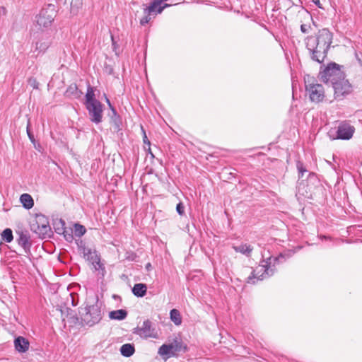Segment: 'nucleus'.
I'll use <instances>...</instances> for the list:
<instances>
[{
	"mask_svg": "<svg viewBox=\"0 0 362 362\" xmlns=\"http://www.w3.org/2000/svg\"><path fill=\"white\" fill-rule=\"evenodd\" d=\"M333 35L327 29L323 28L320 30L315 36H308L305 38V42H311L314 40L315 46H319L320 48L327 49L329 50L330 45L332 42Z\"/></svg>",
	"mask_w": 362,
	"mask_h": 362,
	"instance_id": "obj_5",
	"label": "nucleus"
},
{
	"mask_svg": "<svg viewBox=\"0 0 362 362\" xmlns=\"http://www.w3.org/2000/svg\"><path fill=\"white\" fill-rule=\"evenodd\" d=\"M109 317L111 319V320H113V311H110L109 312Z\"/></svg>",
	"mask_w": 362,
	"mask_h": 362,
	"instance_id": "obj_42",
	"label": "nucleus"
},
{
	"mask_svg": "<svg viewBox=\"0 0 362 362\" xmlns=\"http://www.w3.org/2000/svg\"><path fill=\"white\" fill-rule=\"evenodd\" d=\"M59 223L62 224V234L64 235L65 240L69 243H71L74 240V236L72 233H69V231H67L66 229L64 228V221L60 219Z\"/></svg>",
	"mask_w": 362,
	"mask_h": 362,
	"instance_id": "obj_25",
	"label": "nucleus"
},
{
	"mask_svg": "<svg viewBox=\"0 0 362 362\" xmlns=\"http://www.w3.org/2000/svg\"><path fill=\"white\" fill-rule=\"evenodd\" d=\"M29 83L33 88L37 89L38 88V83L35 78H30Z\"/></svg>",
	"mask_w": 362,
	"mask_h": 362,
	"instance_id": "obj_35",
	"label": "nucleus"
},
{
	"mask_svg": "<svg viewBox=\"0 0 362 362\" xmlns=\"http://www.w3.org/2000/svg\"><path fill=\"white\" fill-rule=\"evenodd\" d=\"M81 320L86 325L92 326L101 318L100 310L97 305L86 306L79 310Z\"/></svg>",
	"mask_w": 362,
	"mask_h": 362,
	"instance_id": "obj_6",
	"label": "nucleus"
},
{
	"mask_svg": "<svg viewBox=\"0 0 362 362\" xmlns=\"http://www.w3.org/2000/svg\"><path fill=\"white\" fill-rule=\"evenodd\" d=\"M114 298H115V299H116V298H119V296H116V295H115V296H114Z\"/></svg>",
	"mask_w": 362,
	"mask_h": 362,
	"instance_id": "obj_48",
	"label": "nucleus"
},
{
	"mask_svg": "<svg viewBox=\"0 0 362 362\" xmlns=\"http://www.w3.org/2000/svg\"><path fill=\"white\" fill-rule=\"evenodd\" d=\"M148 152L151 155L152 157H154L153 154L152 153L151 151V148H148Z\"/></svg>",
	"mask_w": 362,
	"mask_h": 362,
	"instance_id": "obj_44",
	"label": "nucleus"
},
{
	"mask_svg": "<svg viewBox=\"0 0 362 362\" xmlns=\"http://www.w3.org/2000/svg\"><path fill=\"white\" fill-rule=\"evenodd\" d=\"M158 354L164 357L165 359H168L171 356H173L172 353V346L170 344H163L158 349Z\"/></svg>",
	"mask_w": 362,
	"mask_h": 362,
	"instance_id": "obj_20",
	"label": "nucleus"
},
{
	"mask_svg": "<svg viewBox=\"0 0 362 362\" xmlns=\"http://www.w3.org/2000/svg\"><path fill=\"white\" fill-rule=\"evenodd\" d=\"M284 258L283 254H280L278 257L267 258L264 264L259 265L256 269L251 272V274L247 277V283L255 284L253 279H257L258 280H263L266 277L272 276L275 272V268L271 267L272 262L275 264L276 262H281V259Z\"/></svg>",
	"mask_w": 362,
	"mask_h": 362,
	"instance_id": "obj_1",
	"label": "nucleus"
},
{
	"mask_svg": "<svg viewBox=\"0 0 362 362\" xmlns=\"http://www.w3.org/2000/svg\"><path fill=\"white\" fill-rule=\"evenodd\" d=\"M120 353L124 357H130L135 352V346L133 344H124L120 348Z\"/></svg>",
	"mask_w": 362,
	"mask_h": 362,
	"instance_id": "obj_19",
	"label": "nucleus"
},
{
	"mask_svg": "<svg viewBox=\"0 0 362 362\" xmlns=\"http://www.w3.org/2000/svg\"><path fill=\"white\" fill-rule=\"evenodd\" d=\"M56 231L58 233H62V226L61 227H57L55 228Z\"/></svg>",
	"mask_w": 362,
	"mask_h": 362,
	"instance_id": "obj_39",
	"label": "nucleus"
},
{
	"mask_svg": "<svg viewBox=\"0 0 362 362\" xmlns=\"http://www.w3.org/2000/svg\"><path fill=\"white\" fill-rule=\"evenodd\" d=\"M310 29H311V26L310 25L302 24L300 25V31L303 33H305V34L308 33Z\"/></svg>",
	"mask_w": 362,
	"mask_h": 362,
	"instance_id": "obj_33",
	"label": "nucleus"
},
{
	"mask_svg": "<svg viewBox=\"0 0 362 362\" xmlns=\"http://www.w3.org/2000/svg\"><path fill=\"white\" fill-rule=\"evenodd\" d=\"M132 291L135 296L144 297L146 294L147 286L145 284H136Z\"/></svg>",
	"mask_w": 362,
	"mask_h": 362,
	"instance_id": "obj_17",
	"label": "nucleus"
},
{
	"mask_svg": "<svg viewBox=\"0 0 362 362\" xmlns=\"http://www.w3.org/2000/svg\"><path fill=\"white\" fill-rule=\"evenodd\" d=\"M141 131H142V133H143V141H144V143L145 144H148V146H150V141L148 139V137L146 136L145 130L144 129L142 126L141 127Z\"/></svg>",
	"mask_w": 362,
	"mask_h": 362,
	"instance_id": "obj_34",
	"label": "nucleus"
},
{
	"mask_svg": "<svg viewBox=\"0 0 362 362\" xmlns=\"http://www.w3.org/2000/svg\"><path fill=\"white\" fill-rule=\"evenodd\" d=\"M332 85L334 90L336 99H341L344 95L349 94L351 91V86L348 80L345 79V77L337 80Z\"/></svg>",
	"mask_w": 362,
	"mask_h": 362,
	"instance_id": "obj_10",
	"label": "nucleus"
},
{
	"mask_svg": "<svg viewBox=\"0 0 362 362\" xmlns=\"http://www.w3.org/2000/svg\"><path fill=\"white\" fill-rule=\"evenodd\" d=\"M107 103H108V105H109V106H110V108L112 110H113V106L112 105V104L110 103V102L109 99H107Z\"/></svg>",
	"mask_w": 362,
	"mask_h": 362,
	"instance_id": "obj_41",
	"label": "nucleus"
},
{
	"mask_svg": "<svg viewBox=\"0 0 362 362\" xmlns=\"http://www.w3.org/2000/svg\"><path fill=\"white\" fill-rule=\"evenodd\" d=\"M55 16L54 6L50 5L47 8L42 9L37 16V23L43 28L49 26Z\"/></svg>",
	"mask_w": 362,
	"mask_h": 362,
	"instance_id": "obj_11",
	"label": "nucleus"
},
{
	"mask_svg": "<svg viewBox=\"0 0 362 362\" xmlns=\"http://www.w3.org/2000/svg\"><path fill=\"white\" fill-rule=\"evenodd\" d=\"M94 101H98V100L95 99L94 88L90 86H88L86 94L85 104L93 103Z\"/></svg>",
	"mask_w": 362,
	"mask_h": 362,
	"instance_id": "obj_24",
	"label": "nucleus"
},
{
	"mask_svg": "<svg viewBox=\"0 0 362 362\" xmlns=\"http://www.w3.org/2000/svg\"><path fill=\"white\" fill-rule=\"evenodd\" d=\"M170 320L175 323V325H180L182 323L181 315L177 309H173L170 312Z\"/></svg>",
	"mask_w": 362,
	"mask_h": 362,
	"instance_id": "obj_23",
	"label": "nucleus"
},
{
	"mask_svg": "<svg viewBox=\"0 0 362 362\" xmlns=\"http://www.w3.org/2000/svg\"><path fill=\"white\" fill-rule=\"evenodd\" d=\"M47 47H48V45H45L42 48V45H41V44H40V45H39V43H37V44H36V48H37V49H41L45 50Z\"/></svg>",
	"mask_w": 362,
	"mask_h": 362,
	"instance_id": "obj_36",
	"label": "nucleus"
},
{
	"mask_svg": "<svg viewBox=\"0 0 362 362\" xmlns=\"http://www.w3.org/2000/svg\"><path fill=\"white\" fill-rule=\"evenodd\" d=\"M356 58H357V60H358V63L362 66V60L360 58H358L357 55H356Z\"/></svg>",
	"mask_w": 362,
	"mask_h": 362,
	"instance_id": "obj_43",
	"label": "nucleus"
},
{
	"mask_svg": "<svg viewBox=\"0 0 362 362\" xmlns=\"http://www.w3.org/2000/svg\"><path fill=\"white\" fill-rule=\"evenodd\" d=\"M77 245L78 246L79 251L83 254V257L92 264L95 270L101 271V274L103 276L105 267L100 262V259L98 255L97 252L86 247L82 240L77 242Z\"/></svg>",
	"mask_w": 362,
	"mask_h": 362,
	"instance_id": "obj_4",
	"label": "nucleus"
},
{
	"mask_svg": "<svg viewBox=\"0 0 362 362\" xmlns=\"http://www.w3.org/2000/svg\"><path fill=\"white\" fill-rule=\"evenodd\" d=\"M69 4L71 6V11L74 12L82 6V0H71Z\"/></svg>",
	"mask_w": 362,
	"mask_h": 362,
	"instance_id": "obj_29",
	"label": "nucleus"
},
{
	"mask_svg": "<svg viewBox=\"0 0 362 362\" xmlns=\"http://www.w3.org/2000/svg\"><path fill=\"white\" fill-rule=\"evenodd\" d=\"M313 40L311 42H305L306 48L309 52L310 59L317 62V63H322L327 58L328 49L320 48L319 46H315Z\"/></svg>",
	"mask_w": 362,
	"mask_h": 362,
	"instance_id": "obj_8",
	"label": "nucleus"
},
{
	"mask_svg": "<svg viewBox=\"0 0 362 362\" xmlns=\"http://www.w3.org/2000/svg\"><path fill=\"white\" fill-rule=\"evenodd\" d=\"M66 96L74 98H80L83 93L78 89L76 84H71L66 90Z\"/></svg>",
	"mask_w": 362,
	"mask_h": 362,
	"instance_id": "obj_16",
	"label": "nucleus"
},
{
	"mask_svg": "<svg viewBox=\"0 0 362 362\" xmlns=\"http://www.w3.org/2000/svg\"><path fill=\"white\" fill-rule=\"evenodd\" d=\"M172 346V353L173 356L176 355L177 352H180L181 351H186L187 350V347L181 340H174L173 342L169 344Z\"/></svg>",
	"mask_w": 362,
	"mask_h": 362,
	"instance_id": "obj_18",
	"label": "nucleus"
},
{
	"mask_svg": "<svg viewBox=\"0 0 362 362\" xmlns=\"http://www.w3.org/2000/svg\"><path fill=\"white\" fill-rule=\"evenodd\" d=\"M86 105V107L88 111L90 120L95 123L101 122L103 115V105L100 101H94Z\"/></svg>",
	"mask_w": 362,
	"mask_h": 362,
	"instance_id": "obj_13",
	"label": "nucleus"
},
{
	"mask_svg": "<svg viewBox=\"0 0 362 362\" xmlns=\"http://www.w3.org/2000/svg\"><path fill=\"white\" fill-rule=\"evenodd\" d=\"M14 346L19 353H25L29 349L30 343L27 339L19 336L14 340Z\"/></svg>",
	"mask_w": 362,
	"mask_h": 362,
	"instance_id": "obj_15",
	"label": "nucleus"
},
{
	"mask_svg": "<svg viewBox=\"0 0 362 362\" xmlns=\"http://www.w3.org/2000/svg\"><path fill=\"white\" fill-rule=\"evenodd\" d=\"M20 201L23 206L27 209H31L34 205L33 199L28 194H23L20 197Z\"/></svg>",
	"mask_w": 362,
	"mask_h": 362,
	"instance_id": "obj_22",
	"label": "nucleus"
},
{
	"mask_svg": "<svg viewBox=\"0 0 362 362\" xmlns=\"http://www.w3.org/2000/svg\"><path fill=\"white\" fill-rule=\"evenodd\" d=\"M114 115H115V130L116 129H119V124H121V118L119 117V115L117 113V112L115 110V113H114Z\"/></svg>",
	"mask_w": 362,
	"mask_h": 362,
	"instance_id": "obj_31",
	"label": "nucleus"
},
{
	"mask_svg": "<svg viewBox=\"0 0 362 362\" xmlns=\"http://www.w3.org/2000/svg\"><path fill=\"white\" fill-rule=\"evenodd\" d=\"M27 132H28V135L30 138V139L31 140V141H34V136L30 132L29 129H28V127H27Z\"/></svg>",
	"mask_w": 362,
	"mask_h": 362,
	"instance_id": "obj_37",
	"label": "nucleus"
},
{
	"mask_svg": "<svg viewBox=\"0 0 362 362\" xmlns=\"http://www.w3.org/2000/svg\"><path fill=\"white\" fill-rule=\"evenodd\" d=\"M1 238L6 243H11L13 239L12 230L10 228H6L1 233Z\"/></svg>",
	"mask_w": 362,
	"mask_h": 362,
	"instance_id": "obj_27",
	"label": "nucleus"
},
{
	"mask_svg": "<svg viewBox=\"0 0 362 362\" xmlns=\"http://www.w3.org/2000/svg\"><path fill=\"white\" fill-rule=\"evenodd\" d=\"M344 73L341 70L340 66L334 62L329 63L322 71L319 73V77L325 83L336 82L339 79L344 78Z\"/></svg>",
	"mask_w": 362,
	"mask_h": 362,
	"instance_id": "obj_3",
	"label": "nucleus"
},
{
	"mask_svg": "<svg viewBox=\"0 0 362 362\" xmlns=\"http://www.w3.org/2000/svg\"><path fill=\"white\" fill-rule=\"evenodd\" d=\"M127 316V311L124 309L115 310V320H122Z\"/></svg>",
	"mask_w": 362,
	"mask_h": 362,
	"instance_id": "obj_28",
	"label": "nucleus"
},
{
	"mask_svg": "<svg viewBox=\"0 0 362 362\" xmlns=\"http://www.w3.org/2000/svg\"><path fill=\"white\" fill-rule=\"evenodd\" d=\"M312 1H313V2L315 5H317V6H319L320 8H321V7H320V0H312Z\"/></svg>",
	"mask_w": 362,
	"mask_h": 362,
	"instance_id": "obj_38",
	"label": "nucleus"
},
{
	"mask_svg": "<svg viewBox=\"0 0 362 362\" xmlns=\"http://www.w3.org/2000/svg\"><path fill=\"white\" fill-rule=\"evenodd\" d=\"M355 132V127L349 121H342L339 123L336 136L333 139L349 140L353 137Z\"/></svg>",
	"mask_w": 362,
	"mask_h": 362,
	"instance_id": "obj_9",
	"label": "nucleus"
},
{
	"mask_svg": "<svg viewBox=\"0 0 362 362\" xmlns=\"http://www.w3.org/2000/svg\"><path fill=\"white\" fill-rule=\"evenodd\" d=\"M304 83L305 93L310 100L315 103L322 102L325 96V89L322 85L318 83L317 80L310 75L305 76Z\"/></svg>",
	"mask_w": 362,
	"mask_h": 362,
	"instance_id": "obj_2",
	"label": "nucleus"
},
{
	"mask_svg": "<svg viewBox=\"0 0 362 362\" xmlns=\"http://www.w3.org/2000/svg\"><path fill=\"white\" fill-rule=\"evenodd\" d=\"M176 211L180 216H182L185 214V206L182 202H180L177 204Z\"/></svg>",
	"mask_w": 362,
	"mask_h": 362,
	"instance_id": "obj_32",
	"label": "nucleus"
},
{
	"mask_svg": "<svg viewBox=\"0 0 362 362\" xmlns=\"http://www.w3.org/2000/svg\"><path fill=\"white\" fill-rule=\"evenodd\" d=\"M86 228L79 224V223H75L74 226V233L76 237H81L83 235L86 233Z\"/></svg>",
	"mask_w": 362,
	"mask_h": 362,
	"instance_id": "obj_26",
	"label": "nucleus"
},
{
	"mask_svg": "<svg viewBox=\"0 0 362 362\" xmlns=\"http://www.w3.org/2000/svg\"><path fill=\"white\" fill-rule=\"evenodd\" d=\"M146 269L148 271H149V270L151 269V263H148V264H146Z\"/></svg>",
	"mask_w": 362,
	"mask_h": 362,
	"instance_id": "obj_40",
	"label": "nucleus"
},
{
	"mask_svg": "<svg viewBox=\"0 0 362 362\" xmlns=\"http://www.w3.org/2000/svg\"><path fill=\"white\" fill-rule=\"evenodd\" d=\"M31 230L40 237L45 238L51 230L47 218L43 215L36 216L35 223L31 225Z\"/></svg>",
	"mask_w": 362,
	"mask_h": 362,
	"instance_id": "obj_7",
	"label": "nucleus"
},
{
	"mask_svg": "<svg viewBox=\"0 0 362 362\" xmlns=\"http://www.w3.org/2000/svg\"><path fill=\"white\" fill-rule=\"evenodd\" d=\"M110 38H111L112 42H113V35L112 34L110 35Z\"/></svg>",
	"mask_w": 362,
	"mask_h": 362,
	"instance_id": "obj_47",
	"label": "nucleus"
},
{
	"mask_svg": "<svg viewBox=\"0 0 362 362\" xmlns=\"http://www.w3.org/2000/svg\"><path fill=\"white\" fill-rule=\"evenodd\" d=\"M296 168L298 171V177H303L304 173L307 172L306 168H305L303 163L301 161H297Z\"/></svg>",
	"mask_w": 362,
	"mask_h": 362,
	"instance_id": "obj_30",
	"label": "nucleus"
},
{
	"mask_svg": "<svg viewBox=\"0 0 362 362\" xmlns=\"http://www.w3.org/2000/svg\"><path fill=\"white\" fill-rule=\"evenodd\" d=\"M19 237L17 239V242L20 246H21L25 253L27 255H29L30 254V246L31 243L30 242V236L23 232H21L18 233Z\"/></svg>",
	"mask_w": 362,
	"mask_h": 362,
	"instance_id": "obj_14",
	"label": "nucleus"
},
{
	"mask_svg": "<svg viewBox=\"0 0 362 362\" xmlns=\"http://www.w3.org/2000/svg\"><path fill=\"white\" fill-rule=\"evenodd\" d=\"M133 333L143 338H156L157 337L156 329L153 327L152 322L149 320H145L141 327H137L134 328Z\"/></svg>",
	"mask_w": 362,
	"mask_h": 362,
	"instance_id": "obj_12",
	"label": "nucleus"
},
{
	"mask_svg": "<svg viewBox=\"0 0 362 362\" xmlns=\"http://www.w3.org/2000/svg\"><path fill=\"white\" fill-rule=\"evenodd\" d=\"M234 250L237 252L242 253L249 257L252 252L253 248L250 245L241 244L238 246H233Z\"/></svg>",
	"mask_w": 362,
	"mask_h": 362,
	"instance_id": "obj_21",
	"label": "nucleus"
},
{
	"mask_svg": "<svg viewBox=\"0 0 362 362\" xmlns=\"http://www.w3.org/2000/svg\"><path fill=\"white\" fill-rule=\"evenodd\" d=\"M309 176H310V177H315V173H310V174H309Z\"/></svg>",
	"mask_w": 362,
	"mask_h": 362,
	"instance_id": "obj_45",
	"label": "nucleus"
},
{
	"mask_svg": "<svg viewBox=\"0 0 362 362\" xmlns=\"http://www.w3.org/2000/svg\"><path fill=\"white\" fill-rule=\"evenodd\" d=\"M307 16H308V18H310L311 20H313V18H312L311 15L309 13H307Z\"/></svg>",
	"mask_w": 362,
	"mask_h": 362,
	"instance_id": "obj_46",
	"label": "nucleus"
}]
</instances>
